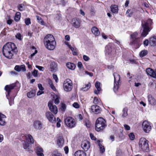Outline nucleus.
Segmentation results:
<instances>
[{
  "label": "nucleus",
  "instance_id": "obj_44",
  "mask_svg": "<svg viewBox=\"0 0 156 156\" xmlns=\"http://www.w3.org/2000/svg\"><path fill=\"white\" fill-rule=\"evenodd\" d=\"M68 47L70 49V50L73 52V54L74 55H76V52L75 51V49L73 47H72L71 45H68Z\"/></svg>",
  "mask_w": 156,
  "mask_h": 156
},
{
  "label": "nucleus",
  "instance_id": "obj_20",
  "mask_svg": "<svg viewBox=\"0 0 156 156\" xmlns=\"http://www.w3.org/2000/svg\"><path fill=\"white\" fill-rule=\"evenodd\" d=\"M64 143L63 138L62 136L58 137L57 140V144L60 147H62L63 146Z\"/></svg>",
  "mask_w": 156,
  "mask_h": 156
},
{
  "label": "nucleus",
  "instance_id": "obj_1",
  "mask_svg": "<svg viewBox=\"0 0 156 156\" xmlns=\"http://www.w3.org/2000/svg\"><path fill=\"white\" fill-rule=\"evenodd\" d=\"M3 55L8 59L12 58L14 54L17 52L15 44L13 43L8 42L3 47L2 49Z\"/></svg>",
  "mask_w": 156,
  "mask_h": 156
},
{
  "label": "nucleus",
  "instance_id": "obj_31",
  "mask_svg": "<svg viewBox=\"0 0 156 156\" xmlns=\"http://www.w3.org/2000/svg\"><path fill=\"white\" fill-rule=\"evenodd\" d=\"M111 11L113 13H116L118 12V7L117 5H112L111 6Z\"/></svg>",
  "mask_w": 156,
  "mask_h": 156
},
{
  "label": "nucleus",
  "instance_id": "obj_11",
  "mask_svg": "<svg viewBox=\"0 0 156 156\" xmlns=\"http://www.w3.org/2000/svg\"><path fill=\"white\" fill-rule=\"evenodd\" d=\"M73 26L76 28H78L80 27L81 21L78 19L75 18L72 20Z\"/></svg>",
  "mask_w": 156,
  "mask_h": 156
},
{
  "label": "nucleus",
  "instance_id": "obj_43",
  "mask_svg": "<svg viewBox=\"0 0 156 156\" xmlns=\"http://www.w3.org/2000/svg\"><path fill=\"white\" fill-rule=\"evenodd\" d=\"M25 22L27 25H28L31 23L30 19L29 18H26L25 19Z\"/></svg>",
  "mask_w": 156,
  "mask_h": 156
},
{
  "label": "nucleus",
  "instance_id": "obj_59",
  "mask_svg": "<svg viewBox=\"0 0 156 156\" xmlns=\"http://www.w3.org/2000/svg\"><path fill=\"white\" fill-rule=\"evenodd\" d=\"M38 87L40 90H44V88L42 87V85L40 83H39L38 84Z\"/></svg>",
  "mask_w": 156,
  "mask_h": 156
},
{
  "label": "nucleus",
  "instance_id": "obj_24",
  "mask_svg": "<svg viewBox=\"0 0 156 156\" xmlns=\"http://www.w3.org/2000/svg\"><path fill=\"white\" fill-rule=\"evenodd\" d=\"M92 33L95 36H98L100 35V33L98 28L95 27H94L91 29Z\"/></svg>",
  "mask_w": 156,
  "mask_h": 156
},
{
  "label": "nucleus",
  "instance_id": "obj_5",
  "mask_svg": "<svg viewBox=\"0 0 156 156\" xmlns=\"http://www.w3.org/2000/svg\"><path fill=\"white\" fill-rule=\"evenodd\" d=\"M140 147L144 151L148 152L149 151V147L148 141L144 138H141L139 142Z\"/></svg>",
  "mask_w": 156,
  "mask_h": 156
},
{
  "label": "nucleus",
  "instance_id": "obj_23",
  "mask_svg": "<svg viewBox=\"0 0 156 156\" xmlns=\"http://www.w3.org/2000/svg\"><path fill=\"white\" fill-rule=\"evenodd\" d=\"M26 138V142L30 144L34 143V139L32 136L30 134L27 135L25 136Z\"/></svg>",
  "mask_w": 156,
  "mask_h": 156
},
{
  "label": "nucleus",
  "instance_id": "obj_3",
  "mask_svg": "<svg viewBox=\"0 0 156 156\" xmlns=\"http://www.w3.org/2000/svg\"><path fill=\"white\" fill-rule=\"evenodd\" d=\"M131 37L130 45L139 46L141 44L142 39L139 37L137 32H134L131 35Z\"/></svg>",
  "mask_w": 156,
  "mask_h": 156
},
{
  "label": "nucleus",
  "instance_id": "obj_52",
  "mask_svg": "<svg viewBox=\"0 0 156 156\" xmlns=\"http://www.w3.org/2000/svg\"><path fill=\"white\" fill-rule=\"evenodd\" d=\"M99 102V100L98 98L97 97H95L94 98V103L97 104Z\"/></svg>",
  "mask_w": 156,
  "mask_h": 156
},
{
  "label": "nucleus",
  "instance_id": "obj_37",
  "mask_svg": "<svg viewBox=\"0 0 156 156\" xmlns=\"http://www.w3.org/2000/svg\"><path fill=\"white\" fill-rule=\"evenodd\" d=\"M36 17L37 19V20H38V22L40 23L42 25H44V22L42 20V18L39 16H36Z\"/></svg>",
  "mask_w": 156,
  "mask_h": 156
},
{
  "label": "nucleus",
  "instance_id": "obj_2",
  "mask_svg": "<svg viewBox=\"0 0 156 156\" xmlns=\"http://www.w3.org/2000/svg\"><path fill=\"white\" fill-rule=\"evenodd\" d=\"M152 23V20L150 19H149L146 22H144V23L142 22V25L143 30L141 34L142 37H144L147 35L151 30L150 26Z\"/></svg>",
  "mask_w": 156,
  "mask_h": 156
},
{
  "label": "nucleus",
  "instance_id": "obj_32",
  "mask_svg": "<svg viewBox=\"0 0 156 156\" xmlns=\"http://www.w3.org/2000/svg\"><path fill=\"white\" fill-rule=\"evenodd\" d=\"M36 91L35 90H32L27 93V96L29 98L34 97L36 94Z\"/></svg>",
  "mask_w": 156,
  "mask_h": 156
},
{
  "label": "nucleus",
  "instance_id": "obj_50",
  "mask_svg": "<svg viewBox=\"0 0 156 156\" xmlns=\"http://www.w3.org/2000/svg\"><path fill=\"white\" fill-rule=\"evenodd\" d=\"M16 38L21 40L22 39L21 38V35L20 33H18L16 35Z\"/></svg>",
  "mask_w": 156,
  "mask_h": 156
},
{
  "label": "nucleus",
  "instance_id": "obj_14",
  "mask_svg": "<svg viewBox=\"0 0 156 156\" xmlns=\"http://www.w3.org/2000/svg\"><path fill=\"white\" fill-rule=\"evenodd\" d=\"M48 106L51 112L55 114L57 113L58 109L56 105H53L51 102L49 101L48 103Z\"/></svg>",
  "mask_w": 156,
  "mask_h": 156
},
{
  "label": "nucleus",
  "instance_id": "obj_17",
  "mask_svg": "<svg viewBox=\"0 0 156 156\" xmlns=\"http://www.w3.org/2000/svg\"><path fill=\"white\" fill-rule=\"evenodd\" d=\"M81 146L84 150L86 151L90 147V144L88 141L85 140L82 142Z\"/></svg>",
  "mask_w": 156,
  "mask_h": 156
},
{
  "label": "nucleus",
  "instance_id": "obj_7",
  "mask_svg": "<svg viewBox=\"0 0 156 156\" xmlns=\"http://www.w3.org/2000/svg\"><path fill=\"white\" fill-rule=\"evenodd\" d=\"M63 86L65 91L66 92L71 91L73 87L72 81L69 79H66L64 82Z\"/></svg>",
  "mask_w": 156,
  "mask_h": 156
},
{
  "label": "nucleus",
  "instance_id": "obj_63",
  "mask_svg": "<svg viewBox=\"0 0 156 156\" xmlns=\"http://www.w3.org/2000/svg\"><path fill=\"white\" fill-rule=\"evenodd\" d=\"M149 41L148 40L146 39L144 41V45L147 46L148 45Z\"/></svg>",
  "mask_w": 156,
  "mask_h": 156
},
{
  "label": "nucleus",
  "instance_id": "obj_16",
  "mask_svg": "<svg viewBox=\"0 0 156 156\" xmlns=\"http://www.w3.org/2000/svg\"><path fill=\"white\" fill-rule=\"evenodd\" d=\"M16 84L15 83L9 85H7L5 87V90L8 92V94L6 96L8 99V96L9 95V94L12 90L16 86Z\"/></svg>",
  "mask_w": 156,
  "mask_h": 156
},
{
  "label": "nucleus",
  "instance_id": "obj_39",
  "mask_svg": "<svg viewBox=\"0 0 156 156\" xmlns=\"http://www.w3.org/2000/svg\"><path fill=\"white\" fill-rule=\"evenodd\" d=\"M98 146L100 148V151L101 153H103L105 151L104 147L101 144L99 143Z\"/></svg>",
  "mask_w": 156,
  "mask_h": 156
},
{
  "label": "nucleus",
  "instance_id": "obj_64",
  "mask_svg": "<svg viewBox=\"0 0 156 156\" xmlns=\"http://www.w3.org/2000/svg\"><path fill=\"white\" fill-rule=\"evenodd\" d=\"M59 102V99L57 97L55 100V104H58Z\"/></svg>",
  "mask_w": 156,
  "mask_h": 156
},
{
  "label": "nucleus",
  "instance_id": "obj_41",
  "mask_svg": "<svg viewBox=\"0 0 156 156\" xmlns=\"http://www.w3.org/2000/svg\"><path fill=\"white\" fill-rule=\"evenodd\" d=\"M147 54V51L146 50H143L141 51L140 54V57H143L146 55Z\"/></svg>",
  "mask_w": 156,
  "mask_h": 156
},
{
  "label": "nucleus",
  "instance_id": "obj_18",
  "mask_svg": "<svg viewBox=\"0 0 156 156\" xmlns=\"http://www.w3.org/2000/svg\"><path fill=\"white\" fill-rule=\"evenodd\" d=\"M91 110L92 112L96 114L100 113L101 110V108L97 105H92L91 107Z\"/></svg>",
  "mask_w": 156,
  "mask_h": 156
},
{
  "label": "nucleus",
  "instance_id": "obj_34",
  "mask_svg": "<svg viewBox=\"0 0 156 156\" xmlns=\"http://www.w3.org/2000/svg\"><path fill=\"white\" fill-rule=\"evenodd\" d=\"M91 87V84L89 83L87 84H86L85 87L80 88V90L83 91H87Z\"/></svg>",
  "mask_w": 156,
  "mask_h": 156
},
{
  "label": "nucleus",
  "instance_id": "obj_53",
  "mask_svg": "<svg viewBox=\"0 0 156 156\" xmlns=\"http://www.w3.org/2000/svg\"><path fill=\"white\" fill-rule=\"evenodd\" d=\"M83 59L85 61H87L90 58L87 55H83Z\"/></svg>",
  "mask_w": 156,
  "mask_h": 156
},
{
  "label": "nucleus",
  "instance_id": "obj_45",
  "mask_svg": "<svg viewBox=\"0 0 156 156\" xmlns=\"http://www.w3.org/2000/svg\"><path fill=\"white\" fill-rule=\"evenodd\" d=\"M24 6V5L23 4H21L19 5L18 6V9L20 11H22L24 10L23 7Z\"/></svg>",
  "mask_w": 156,
  "mask_h": 156
},
{
  "label": "nucleus",
  "instance_id": "obj_49",
  "mask_svg": "<svg viewBox=\"0 0 156 156\" xmlns=\"http://www.w3.org/2000/svg\"><path fill=\"white\" fill-rule=\"evenodd\" d=\"M73 106L75 108H78L80 107V105L77 102H75L73 104Z\"/></svg>",
  "mask_w": 156,
  "mask_h": 156
},
{
  "label": "nucleus",
  "instance_id": "obj_48",
  "mask_svg": "<svg viewBox=\"0 0 156 156\" xmlns=\"http://www.w3.org/2000/svg\"><path fill=\"white\" fill-rule=\"evenodd\" d=\"M129 137L130 140H133L135 138V136L133 133H130L129 135Z\"/></svg>",
  "mask_w": 156,
  "mask_h": 156
},
{
  "label": "nucleus",
  "instance_id": "obj_58",
  "mask_svg": "<svg viewBox=\"0 0 156 156\" xmlns=\"http://www.w3.org/2000/svg\"><path fill=\"white\" fill-rule=\"evenodd\" d=\"M124 126L126 130H129L130 129V127L128 125L125 124L124 125Z\"/></svg>",
  "mask_w": 156,
  "mask_h": 156
},
{
  "label": "nucleus",
  "instance_id": "obj_19",
  "mask_svg": "<svg viewBox=\"0 0 156 156\" xmlns=\"http://www.w3.org/2000/svg\"><path fill=\"white\" fill-rule=\"evenodd\" d=\"M14 69L18 72H20L21 70L23 72H25L26 71L25 66L24 65H22L20 66H16L15 67Z\"/></svg>",
  "mask_w": 156,
  "mask_h": 156
},
{
  "label": "nucleus",
  "instance_id": "obj_47",
  "mask_svg": "<svg viewBox=\"0 0 156 156\" xmlns=\"http://www.w3.org/2000/svg\"><path fill=\"white\" fill-rule=\"evenodd\" d=\"M37 70L36 69H34L33 72L32 73V75L35 77L37 76Z\"/></svg>",
  "mask_w": 156,
  "mask_h": 156
},
{
  "label": "nucleus",
  "instance_id": "obj_26",
  "mask_svg": "<svg viewBox=\"0 0 156 156\" xmlns=\"http://www.w3.org/2000/svg\"><path fill=\"white\" fill-rule=\"evenodd\" d=\"M148 101L149 103L151 105H155L156 104L155 100L152 96L149 95L148 96Z\"/></svg>",
  "mask_w": 156,
  "mask_h": 156
},
{
  "label": "nucleus",
  "instance_id": "obj_61",
  "mask_svg": "<svg viewBox=\"0 0 156 156\" xmlns=\"http://www.w3.org/2000/svg\"><path fill=\"white\" fill-rule=\"evenodd\" d=\"M64 150L66 154H67L69 152V148L68 147L66 146L64 148Z\"/></svg>",
  "mask_w": 156,
  "mask_h": 156
},
{
  "label": "nucleus",
  "instance_id": "obj_25",
  "mask_svg": "<svg viewBox=\"0 0 156 156\" xmlns=\"http://www.w3.org/2000/svg\"><path fill=\"white\" fill-rule=\"evenodd\" d=\"M149 43L151 46H155L156 45V37H150Z\"/></svg>",
  "mask_w": 156,
  "mask_h": 156
},
{
  "label": "nucleus",
  "instance_id": "obj_4",
  "mask_svg": "<svg viewBox=\"0 0 156 156\" xmlns=\"http://www.w3.org/2000/svg\"><path fill=\"white\" fill-rule=\"evenodd\" d=\"M107 126L105 120L102 117L98 118L95 123V129L97 131L103 130Z\"/></svg>",
  "mask_w": 156,
  "mask_h": 156
},
{
  "label": "nucleus",
  "instance_id": "obj_8",
  "mask_svg": "<svg viewBox=\"0 0 156 156\" xmlns=\"http://www.w3.org/2000/svg\"><path fill=\"white\" fill-rule=\"evenodd\" d=\"M65 122L66 125L70 128L74 127L76 123L74 119L71 117H68L65 119Z\"/></svg>",
  "mask_w": 156,
  "mask_h": 156
},
{
  "label": "nucleus",
  "instance_id": "obj_56",
  "mask_svg": "<svg viewBox=\"0 0 156 156\" xmlns=\"http://www.w3.org/2000/svg\"><path fill=\"white\" fill-rule=\"evenodd\" d=\"M44 93L43 90H40L37 93V96L40 95Z\"/></svg>",
  "mask_w": 156,
  "mask_h": 156
},
{
  "label": "nucleus",
  "instance_id": "obj_30",
  "mask_svg": "<svg viewBox=\"0 0 156 156\" xmlns=\"http://www.w3.org/2000/svg\"><path fill=\"white\" fill-rule=\"evenodd\" d=\"M37 154L39 156H44L43 154V150L42 149L40 148L39 147H37Z\"/></svg>",
  "mask_w": 156,
  "mask_h": 156
},
{
  "label": "nucleus",
  "instance_id": "obj_46",
  "mask_svg": "<svg viewBox=\"0 0 156 156\" xmlns=\"http://www.w3.org/2000/svg\"><path fill=\"white\" fill-rule=\"evenodd\" d=\"M78 67L81 69H83V68L82 64L81 62H79L78 63Z\"/></svg>",
  "mask_w": 156,
  "mask_h": 156
},
{
  "label": "nucleus",
  "instance_id": "obj_22",
  "mask_svg": "<svg viewBox=\"0 0 156 156\" xmlns=\"http://www.w3.org/2000/svg\"><path fill=\"white\" fill-rule=\"evenodd\" d=\"M50 70L52 72H55L57 70V65L55 62H51L50 64Z\"/></svg>",
  "mask_w": 156,
  "mask_h": 156
},
{
  "label": "nucleus",
  "instance_id": "obj_13",
  "mask_svg": "<svg viewBox=\"0 0 156 156\" xmlns=\"http://www.w3.org/2000/svg\"><path fill=\"white\" fill-rule=\"evenodd\" d=\"M56 43L55 41L48 42V43L44 44L45 47L49 50H53L55 48Z\"/></svg>",
  "mask_w": 156,
  "mask_h": 156
},
{
  "label": "nucleus",
  "instance_id": "obj_42",
  "mask_svg": "<svg viewBox=\"0 0 156 156\" xmlns=\"http://www.w3.org/2000/svg\"><path fill=\"white\" fill-rule=\"evenodd\" d=\"M85 125L87 127H90V124L89 120L88 119H86L84 121Z\"/></svg>",
  "mask_w": 156,
  "mask_h": 156
},
{
  "label": "nucleus",
  "instance_id": "obj_27",
  "mask_svg": "<svg viewBox=\"0 0 156 156\" xmlns=\"http://www.w3.org/2000/svg\"><path fill=\"white\" fill-rule=\"evenodd\" d=\"M100 84V83L98 82H96L95 83V87L97 89V91L94 90V93L96 94H98L99 92L101 90Z\"/></svg>",
  "mask_w": 156,
  "mask_h": 156
},
{
  "label": "nucleus",
  "instance_id": "obj_10",
  "mask_svg": "<svg viewBox=\"0 0 156 156\" xmlns=\"http://www.w3.org/2000/svg\"><path fill=\"white\" fill-rule=\"evenodd\" d=\"M45 116L50 122L52 123L56 122L55 118L51 112L49 111L46 112L45 113Z\"/></svg>",
  "mask_w": 156,
  "mask_h": 156
},
{
  "label": "nucleus",
  "instance_id": "obj_38",
  "mask_svg": "<svg viewBox=\"0 0 156 156\" xmlns=\"http://www.w3.org/2000/svg\"><path fill=\"white\" fill-rule=\"evenodd\" d=\"M122 111L123 112V114L122 115V116L123 117H126L128 115L127 111L128 109L127 108H123Z\"/></svg>",
  "mask_w": 156,
  "mask_h": 156
},
{
  "label": "nucleus",
  "instance_id": "obj_60",
  "mask_svg": "<svg viewBox=\"0 0 156 156\" xmlns=\"http://www.w3.org/2000/svg\"><path fill=\"white\" fill-rule=\"evenodd\" d=\"M151 77L156 78V69L154 70Z\"/></svg>",
  "mask_w": 156,
  "mask_h": 156
},
{
  "label": "nucleus",
  "instance_id": "obj_15",
  "mask_svg": "<svg viewBox=\"0 0 156 156\" xmlns=\"http://www.w3.org/2000/svg\"><path fill=\"white\" fill-rule=\"evenodd\" d=\"M42 123L40 121L36 120L34 122L33 126L35 130H37L41 129L42 127Z\"/></svg>",
  "mask_w": 156,
  "mask_h": 156
},
{
  "label": "nucleus",
  "instance_id": "obj_57",
  "mask_svg": "<svg viewBox=\"0 0 156 156\" xmlns=\"http://www.w3.org/2000/svg\"><path fill=\"white\" fill-rule=\"evenodd\" d=\"M90 135L91 139L92 140H96V138L92 133H90Z\"/></svg>",
  "mask_w": 156,
  "mask_h": 156
},
{
  "label": "nucleus",
  "instance_id": "obj_51",
  "mask_svg": "<svg viewBox=\"0 0 156 156\" xmlns=\"http://www.w3.org/2000/svg\"><path fill=\"white\" fill-rule=\"evenodd\" d=\"M53 79L55 80L56 82L57 83L58 81V79L57 76L55 74L53 75Z\"/></svg>",
  "mask_w": 156,
  "mask_h": 156
},
{
  "label": "nucleus",
  "instance_id": "obj_6",
  "mask_svg": "<svg viewBox=\"0 0 156 156\" xmlns=\"http://www.w3.org/2000/svg\"><path fill=\"white\" fill-rule=\"evenodd\" d=\"M113 75L114 78L113 90L115 92H116L118 90L119 86L120 85V77L119 75L117 73H114Z\"/></svg>",
  "mask_w": 156,
  "mask_h": 156
},
{
  "label": "nucleus",
  "instance_id": "obj_55",
  "mask_svg": "<svg viewBox=\"0 0 156 156\" xmlns=\"http://www.w3.org/2000/svg\"><path fill=\"white\" fill-rule=\"evenodd\" d=\"M122 154V151L120 150H118L117 151L116 153V156H120Z\"/></svg>",
  "mask_w": 156,
  "mask_h": 156
},
{
  "label": "nucleus",
  "instance_id": "obj_28",
  "mask_svg": "<svg viewBox=\"0 0 156 156\" xmlns=\"http://www.w3.org/2000/svg\"><path fill=\"white\" fill-rule=\"evenodd\" d=\"M75 156H86L85 153L83 151L78 150L75 153Z\"/></svg>",
  "mask_w": 156,
  "mask_h": 156
},
{
  "label": "nucleus",
  "instance_id": "obj_12",
  "mask_svg": "<svg viewBox=\"0 0 156 156\" xmlns=\"http://www.w3.org/2000/svg\"><path fill=\"white\" fill-rule=\"evenodd\" d=\"M55 39L53 36L51 34H48L46 36L44 39V44L48 42L55 41Z\"/></svg>",
  "mask_w": 156,
  "mask_h": 156
},
{
  "label": "nucleus",
  "instance_id": "obj_29",
  "mask_svg": "<svg viewBox=\"0 0 156 156\" xmlns=\"http://www.w3.org/2000/svg\"><path fill=\"white\" fill-rule=\"evenodd\" d=\"M31 144L25 142L23 144V147L24 149L26 151H29L30 150V147H31Z\"/></svg>",
  "mask_w": 156,
  "mask_h": 156
},
{
  "label": "nucleus",
  "instance_id": "obj_35",
  "mask_svg": "<svg viewBox=\"0 0 156 156\" xmlns=\"http://www.w3.org/2000/svg\"><path fill=\"white\" fill-rule=\"evenodd\" d=\"M154 70L150 68H147L146 69V72L147 74L149 75L151 77L153 74Z\"/></svg>",
  "mask_w": 156,
  "mask_h": 156
},
{
  "label": "nucleus",
  "instance_id": "obj_54",
  "mask_svg": "<svg viewBox=\"0 0 156 156\" xmlns=\"http://www.w3.org/2000/svg\"><path fill=\"white\" fill-rule=\"evenodd\" d=\"M126 13H129L128 16L129 17H131V15L132 14V11H131V10L130 9H128L126 12Z\"/></svg>",
  "mask_w": 156,
  "mask_h": 156
},
{
  "label": "nucleus",
  "instance_id": "obj_33",
  "mask_svg": "<svg viewBox=\"0 0 156 156\" xmlns=\"http://www.w3.org/2000/svg\"><path fill=\"white\" fill-rule=\"evenodd\" d=\"M66 66L69 69L71 70H74L75 68V65L72 63L68 62L66 64Z\"/></svg>",
  "mask_w": 156,
  "mask_h": 156
},
{
  "label": "nucleus",
  "instance_id": "obj_21",
  "mask_svg": "<svg viewBox=\"0 0 156 156\" xmlns=\"http://www.w3.org/2000/svg\"><path fill=\"white\" fill-rule=\"evenodd\" d=\"M6 118L5 116L0 113V125L1 126H4L5 125L6 122L5 119Z\"/></svg>",
  "mask_w": 156,
  "mask_h": 156
},
{
  "label": "nucleus",
  "instance_id": "obj_62",
  "mask_svg": "<svg viewBox=\"0 0 156 156\" xmlns=\"http://www.w3.org/2000/svg\"><path fill=\"white\" fill-rule=\"evenodd\" d=\"M37 52V50H35V51L34 53H33V54H31L30 56V58H32V57H33L35 54H36Z\"/></svg>",
  "mask_w": 156,
  "mask_h": 156
},
{
  "label": "nucleus",
  "instance_id": "obj_36",
  "mask_svg": "<svg viewBox=\"0 0 156 156\" xmlns=\"http://www.w3.org/2000/svg\"><path fill=\"white\" fill-rule=\"evenodd\" d=\"M20 14H21L19 12H17L16 13L14 18V20L15 21L17 22L20 20L21 17Z\"/></svg>",
  "mask_w": 156,
  "mask_h": 156
},
{
  "label": "nucleus",
  "instance_id": "obj_40",
  "mask_svg": "<svg viewBox=\"0 0 156 156\" xmlns=\"http://www.w3.org/2000/svg\"><path fill=\"white\" fill-rule=\"evenodd\" d=\"M52 156H62L61 153L57 151H55L53 152Z\"/></svg>",
  "mask_w": 156,
  "mask_h": 156
},
{
  "label": "nucleus",
  "instance_id": "obj_9",
  "mask_svg": "<svg viewBox=\"0 0 156 156\" xmlns=\"http://www.w3.org/2000/svg\"><path fill=\"white\" fill-rule=\"evenodd\" d=\"M142 128L144 131L146 133H149L151 129L150 123L147 121H144L143 122Z\"/></svg>",
  "mask_w": 156,
  "mask_h": 156
}]
</instances>
